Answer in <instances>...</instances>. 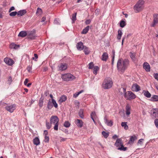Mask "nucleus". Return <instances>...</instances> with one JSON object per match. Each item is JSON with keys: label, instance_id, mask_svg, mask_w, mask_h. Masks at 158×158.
<instances>
[{"label": "nucleus", "instance_id": "19", "mask_svg": "<svg viewBox=\"0 0 158 158\" xmlns=\"http://www.w3.org/2000/svg\"><path fill=\"white\" fill-rule=\"evenodd\" d=\"M33 142L34 144L36 146L39 145L40 143V139L37 137H35L33 139Z\"/></svg>", "mask_w": 158, "mask_h": 158}, {"label": "nucleus", "instance_id": "12", "mask_svg": "<svg viewBox=\"0 0 158 158\" xmlns=\"http://www.w3.org/2000/svg\"><path fill=\"white\" fill-rule=\"evenodd\" d=\"M67 67V64L66 63H61L58 66V69L61 71L66 70Z\"/></svg>", "mask_w": 158, "mask_h": 158}, {"label": "nucleus", "instance_id": "48", "mask_svg": "<svg viewBox=\"0 0 158 158\" xmlns=\"http://www.w3.org/2000/svg\"><path fill=\"white\" fill-rule=\"evenodd\" d=\"M105 123L106 124L109 126L111 127L113 125V122L112 121L110 120V121H107V122Z\"/></svg>", "mask_w": 158, "mask_h": 158}, {"label": "nucleus", "instance_id": "56", "mask_svg": "<svg viewBox=\"0 0 158 158\" xmlns=\"http://www.w3.org/2000/svg\"><path fill=\"white\" fill-rule=\"evenodd\" d=\"M78 92H77L73 95V97L75 98H76L77 96H78V95L79 94H78Z\"/></svg>", "mask_w": 158, "mask_h": 158}, {"label": "nucleus", "instance_id": "3", "mask_svg": "<svg viewBox=\"0 0 158 158\" xmlns=\"http://www.w3.org/2000/svg\"><path fill=\"white\" fill-rule=\"evenodd\" d=\"M144 2L143 0H139L134 7V10L136 13L141 11L144 7Z\"/></svg>", "mask_w": 158, "mask_h": 158}, {"label": "nucleus", "instance_id": "47", "mask_svg": "<svg viewBox=\"0 0 158 158\" xmlns=\"http://www.w3.org/2000/svg\"><path fill=\"white\" fill-rule=\"evenodd\" d=\"M89 67L88 68L89 69H92L94 66V63L93 62H90L88 64Z\"/></svg>", "mask_w": 158, "mask_h": 158}, {"label": "nucleus", "instance_id": "8", "mask_svg": "<svg viewBox=\"0 0 158 158\" xmlns=\"http://www.w3.org/2000/svg\"><path fill=\"white\" fill-rule=\"evenodd\" d=\"M16 107V105L14 104L10 105H7L5 107V108L8 111L12 113L15 110Z\"/></svg>", "mask_w": 158, "mask_h": 158}, {"label": "nucleus", "instance_id": "64", "mask_svg": "<svg viewBox=\"0 0 158 158\" xmlns=\"http://www.w3.org/2000/svg\"><path fill=\"white\" fill-rule=\"evenodd\" d=\"M28 82V79L26 78L25 79V81H24V85H27V83Z\"/></svg>", "mask_w": 158, "mask_h": 158}, {"label": "nucleus", "instance_id": "41", "mask_svg": "<svg viewBox=\"0 0 158 158\" xmlns=\"http://www.w3.org/2000/svg\"><path fill=\"white\" fill-rule=\"evenodd\" d=\"M102 134L105 138H107L109 136V133L106 132L105 131H102Z\"/></svg>", "mask_w": 158, "mask_h": 158}, {"label": "nucleus", "instance_id": "50", "mask_svg": "<svg viewBox=\"0 0 158 158\" xmlns=\"http://www.w3.org/2000/svg\"><path fill=\"white\" fill-rule=\"evenodd\" d=\"M49 138L48 136H45L44 137V141L45 143H48L49 141Z\"/></svg>", "mask_w": 158, "mask_h": 158}, {"label": "nucleus", "instance_id": "15", "mask_svg": "<svg viewBox=\"0 0 158 158\" xmlns=\"http://www.w3.org/2000/svg\"><path fill=\"white\" fill-rule=\"evenodd\" d=\"M132 90L133 91L138 92L140 89V86L137 84H133L131 87Z\"/></svg>", "mask_w": 158, "mask_h": 158}, {"label": "nucleus", "instance_id": "59", "mask_svg": "<svg viewBox=\"0 0 158 158\" xmlns=\"http://www.w3.org/2000/svg\"><path fill=\"white\" fill-rule=\"evenodd\" d=\"M91 22V21L90 19H88L86 20L85 23L86 24H89Z\"/></svg>", "mask_w": 158, "mask_h": 158}, {"label": "nucleus", "instance_id": "55", "mask_svg": "<svg viewBox=\"0 0 158 158\" xmlns=\"http://www.w3.org/2000/svg\"><path fill=\"white\" fill-rule=\"evenodd\" d=\"M156 127L158 128V119H156L154 121Z\"/></svg>", "mask_w": 158, "mask_h": 158}, {"label": "nucleus", "instance_id": "26", "mask_svg": "<svg viewBox=\"0 0 158 158\" xmlns=\"http://www.w3.org/2000/svg\"><path fill=\"white\" fill-rule=\"evenodd\" d=\"M83 49L85 55H87L89 53L90 51L89 50V48L85 46L84 47H83Z\"/></svg>", "mask_w": 158, "mask_h": 158}, {"label": "nucleus", "instance_id": "17", "mask_svg": "<svg viewBox=\"0 0 158 158\" xmlns=\"http://www.w3.org/2000/svg\"><path fill=\"white\" fill-rule=\"evenodd\" d=\"M123 144L122 141L120 138L118 139L114 144V145L116 147H119Z\"/></svg>", "mask_w": 158, "mask_h": 158}, {"label": "nucleus", "instance_id": "36", "mask_svg": "<svg viewBox=\"0 0 158 158\" xmlns=\"http://www.w3.org/2000/svg\"><path fill=\"white\" fill-rule=\"evenodd\" d=\"M127 123L126 122H122L121 123V126L124 127L125 130H127L128 129V126L127 124Z\"/></svg>", "mask_w": 158, "mask_h": 158}, {"label": "nucleus", "instance_id": "63", "mask_svg": "<svg viewBox=\"0 0 158 158\" xmlns=\"http://www.w3.org/2000/svg\"><path fill=\"white\" fill-rule=\"evenodd\" d=\"M79 103H79V102L78 101H77V100H76L75 101V104L76 105H77V106H79Z\"/></svg>", "mask_w": 158, "mask_h": 158}, {"label": "nucleus", "instance_id": "31", "mask_svg": "<svg viewBox=\"0 0 158 158\" xmlns=\"http://www.w3.org/2000/svg\"><path fill=\"white\" fill-rule=\"evenodd\" d=\"M143 93L144 95L146 97H147L148 98H149L151 97V94L148 91H145L143 90Z\"/></svg>", "mask_w": 158, "mask_h": 158}, {"label": "nucleus", "instance_id": "11", "mask_svg": "<svg viewBox=\"0 0 158 158\" xmlns=\"http://www.w3.org/2000/svg\"><path fill=\"white\" fill-rule=\"evenodd\" d=\"M4 61L6 64L10 66L12 65L14 63V61L12 59L8 57L5 58Z\"/></svg>", "mask_w": 158, "mask_h": 158}, {"label": "nucleus", "instance_id": "9", "mask_svg": "<svg viewBox=\"0 0 158 158\" xmlns=\"http://www.w3.org/2000/svg\"><path fill=\"white\" fill-rule=\"evenodd\" d=\"M50 121L51 124H54L58 123L59 119L57 116L52 115L50 118Z\"/></svg>", "mask_w": 158, "mask_h": 158}, {"label": "nucleus", "instance_id": "37", "mask_svg": "<svg viewBox=\"0 0 158 158\" xmlns=\"http://www.w3.org/2000/svg\"><path fill=\"white\" fill-rule=\"evenodd\" d=\"M127 149V147H124L123 144L121 146L118 148L117 149L120 151H126Z\"/></svg>", "mask_w": 158, "mask_h": 158}, {"label": "nucleus", "instance_id": "16", "mask_svg": "<svg viewBox=\"0 0 158 158\" xmlns=\"http://www.w3.org/2000/svg\"><path fill=\"white\" fill-rule=\"evenodd\" d=\"M83 43L81 42H80L77 43L76 45V48L79 51H81L83 50V47H84Z\"/></svg>", "mask_w": 158, "mask_h": 158}, {"label": "nucleus", "instance_id": "42", "mask_svg": "<svg viewBox=\"0 0 158 158\" xmlns=\"http://www.w3.org/2000/svg\"><path fill=\"white\" fill-rule=\"evenodd\" d=\"M96 116V114L95 112H93L90 114L91 118L94 122L95 121L94 118Z\"/></svg>", "mask_w": 158, "mask_h": 158}, {"label": "nucleus", "instance_id": "45", "mask_svg": "<svg viewBox=\"0 0 158 158\" xmlns=\"http://www.w3.org/2000/svg\"><path fill=\"white\" fill-rule=\"evenodd\" d=\"M76 15L77 13H75L74 14H73L72 16V20L73 22L72 23H74V21L76 20Z\"/></svg>", "mask_w": 158, "mask_h": 158}, {"label": "nucleus", "instance_id": "38", "mask_svg": "<svg viewBox=\"0 0 158 158\" xmlns=\"http://www.w3.org/2000/svg\"><path fill=\"white\" fill-rule=\"evenodd\" d=\"M63 125L65 127L68 128L70 127L71 124L68 121H65Z\"/></svg>", "mask_w": 158, "mask_h": 158}, {"label": "nucleus", "instance_id": "25", "mask_svg": "<svg viewBox=\"0 0 158 158\" xmlns=\"http://www.w3.org/2000/svg\"><path fill=\"white\" fill-rule=\"evenodd\" d=\"M150 100L152 102H157L158 101V96L155 95H152Z\"/></svg>", "mask_w": 158, "mask_h": 158}, {"label": "nucleus", "instance_id": "61", "mask_svg": "<svg viewBox=\"0 0 158 158\" xmlns=\"http://www.w3.org/2000/svg\"><path fill=\"white\" fill-rule=\"evenodd\" d=\"M99 9H97L96 10H95V14L97 15H98V14H99Z\"/></svg>", "mask_w": 158, "mask_h": 158}, {"label": "nucleus", "instance_id": "6", "mask_svg": "<svg viewBox=\"0 0 158 158\" xmlns=\"http://www.w3.org/2000/svg\"><path fill=\"white\" fill-rule=\"evenodd\" d=\"M36 31L35 30L33 29L31 31L27 32V38L30 40L35 39L37 36L35 35Z\"/></svg>", "mask_w": 158, "mask_h": 158}, {"label": "nucleus", "instance_id": "53", "mask_svg": "<svg viewBox=\"0 0 158 158\" xmlns=\"http://www.w3.org/2000/svg\"><path fill=\"white\" fill-rule=\"evenodd\" d=\"M144 140V139H139L138 142L137 144L139 145V144H140L141 145H142Z\"/></svg>", "mask_w": 158, "mask_h": 158}, {"label": "nucleus", "instance_id": "13", "mask_svg": "<svg viewBox=\"0 0 158 158\" xmlns=\"http://www.w3.org/2000/svg\"><path fill=\"white\" fill-rule=\"evenodd\" d=\"M143 68L147 72L150 71V66L149 64L147 62H145L143 64Z\"/></svg>", "mask_w": 158, "mask_h": 158}, {"label": "nucleus", "instance_id": "18", "mask_svg": "<svg viewBox=\"0 0 158 158\" xmlns=\"http://www.w3.org/2000/svg\"><path fill=\"white\" fill-rule=\"evenodd\" d=\"M27 32L25 31H21L18 35V36L19 37H24L26 36H27Z\"/></svg>", "mask_w": 158, "mask_h": 158}, {"label": "nucleus", "instance_id": "2", "mask_svg": "<svg viewBox=\"0 0 158 158\" xmlns=\"http://www.w3.org/2000/svg\"><path fill=\"white\" fill-rule=\"evenodd\" d=\"M113 84L112 79L109 77H106L103 82L102 87L105 89H108L112 87Z\"/></svg>", "mask_w": 158, "mask_h": 158}, {"label": "nucleus", "instance_id": "35", "mask_svg": "<svg viewBox=\"0 0 158 158\" xmlns=\"http://www.w3.org/2000/svg\"><path fill=\"white\" fill-rule=\"evenodd\" d=\"M78 115L81 118H84V115L83 114V110L82 109H81L79 110L78 112Z\"/></svg>", "mask_w": 158, "mask_h": 158}, {"label": "nucleus", "instance_id": "57", "mask_svg": "<svg viewBox=\"0 0 158 158\" xmlns=\"http://www.w3.org/2000/svg\"><path fill=\"white\" fill-rule=\"evenodd\" d=\"M60 142L65 141L67 139V138H63L62 137H60Z\"/></svg>", "mask_w": 158, "mask_h": 158}, {"label": "nucleus", "instance_id": "5", "mask_svg": "<svg viewBox=\"0 0 158 158\" xmlns=\"http://www.w3.org/2000/svg\"><path fill=\"white\" fill-rule=\"evenodd\" d=\"M62 79L64 81H72L74 80L75 77L70 73H65L61 76Z\"/></svg>", "mask_w": 158, "mask_h": 158}, {"label": "nucleus", "instance_id": "4", "mask_svg": "<svg viewBox=\"0 0 158 158\" xmlns=\"http://www.w3.org/2000/svg\"><path fill=\"white\" fill-rule=\"evenodd\" d=\"M123 89L124 97L127 100H130L135 98L136 95L132 92L128 91L127 93L126 92V88H123Z\"/></svg>", "mask_w": 158, "mask_h": 158}, {"label": "nucleus", "instance_id": "21", "mask_svg": "<svg viewBox=\"0 0 158 158\" xmlns=\"http://www.w3.org/2000/svg\"><path fill=\"white\" fill-rule=\"evenodd\" d=\"M27 13L25 10H21L17 12V15L18 16H22Z\"/></svg>", "mask_w": 158, "mask_h": 158}, {"label": "nucleus", "instance_id": "14", "mask_svg": "<svg viewBox=\"0 0 158 158\" xmlns=\"http://www.w3.org/2000/svg\"><path fill=\"white\" fill-rule=\"evenodd\" d=\"M75 123L77 126L79 127H83L84 123L80 119H77L75 121Z\"/></svg>", "mask_w": 158, "mask_h": 158}, {"label": "nucleus", "instance_id": "32", "mask_svg": "<svg viewBox=\"0 0 158 158\" xmlns=\"http://www.w3.org/2000/svg\"><path fill=\"white\" fill-rule=\"evenodd\" d=\"M126 25L125 20H121L120 22V26L121 27H124Z\"/></svg>", "mask_w": 158, "mask_h": 158}, {"label": "nucleus", "instance_id": "20", "mask_svg": "<svg viewBox=\"0 0 158 158\" xmlns=\"http://www.w3.org/2000/svg\"><path fill=\"white\" fill-rule=\"evenodd\" d=\"M108 57V54L106 52H104L102 55V60L103 61H106Z\"/></svg>", "mask_w": 158, "mask_h": 158}, {"label": "nucleus", "instance_id": "60", "mask_svg": "<svg viewBox=\"0 0 158 158\" xmlns=\"http://www.w3.org/2000/svg\"><path fill=\"white\" fill-rule=\"evenodd\" d=\"M15 10V8L14 7V6H11L10 8V9H9V12H10L12 10Z\"/></svg>", "mask_w": 158, "mask_h": 158}, {"label": "nucleus", "instance_id": "28", "mask_svg": "<svg viewBox=\"0 0 158 158\" xmlns=\"http://www.w3.org/2000/svg\"><path fill=\"white\" fill-rule=\"evenodd\" d=\"M67 100V97L65 95H62L60 97L59 100V102L61 103V102H65Z\"/></svg>", "mask_w": 158, "mask_h": 158}, {"label": "nucleus", "instance_id": "22", "mask_svg": "<svg viewBox=\"0 0 158 158\" xmlns=\"http://www.w3.org/2000/svg\"><path fill=\"white\" fill-rule=\"evenodd\" d=\"M126 114L127 115H129L131 114V108L130 106L127 104L126 106Z\"/></svg>", "mask_w": 158, "mask_h": 158}, {"label": "nucleus", "instance_id": "54", "mask_svg": "<svg viewBox=\"0 0 158 158\" xmlns=\"http://www.w3.org/2000/svg\"><path fill=\"white\" fill-rule=\"evenodd\" d=\"M54 129L55 131H57L58 130V127L59 125L58 123L54 124Z\"/></svg>", "mask_w": 158, "mask_h": 158}, {"label": "nucleus", "instance_id": "62", "mask_svg": "<svg viewBox=\"0 0 158 158\" xmlns=\"http://www.w3.org/2000/svg\"><path fill=\"white\" fill-rule=\"evenodd\" d=\"M27 69L28 72H31V68L30 66H28L27 67Z\"/></svg>", "mask_w": 158, "mask_h": 158}, {"label": "nucleus", "instance_id": "52", "mask_svg": "<svg viewBox=\"0 0 158 158\" xmlns=\"http://www.w3.org/2000/svg\"><path fill=\"white\" fill-rule=\"evenodd\" d=\"M59 21V20L58 19H56L54 21V23L55 24L59 25L60 23Z\"/></svg>", "mask_w": 158, "mask_h": 158}, {"label": "nucleus", "instance_id": "51", "mask_svg": "<svg viewBox=\"0 0 158 158\" xmlns=\"http://www.w3.org/2000/svg\"><path fill=\"white\" fill-rule=\"evenodd\" d=\"M7 105V104L6 103L2 102V101L0 102V106H1L5 107Z\"/></svg>", "mask_w": 158, "mask_h": 158}, {"label": "nucleus", "instance_id": "33", "mask_svg": "<svg viewBox=\"0 0 158 158\" xmlns=\"http://www.w3.org/2000/svg\"><path fill=\"white\" fill-rule=\"evenodd\" d=\"M99 68L98 66H94L93 68V73L96 75L97 73V71L99 70Z\"/></svg>", "mask_w": 158, "mask_h": 158}, {"label": "nucleus", "instance_id": "43", "mask_svg": "<svg viewBox=\"0 0 158 158\" xmlns=\"http://www.w3.org/2000/svg\"><path fill=\"white\" fill-rule=\"evenodd\" d=\"M51 124L50 123L48 122H46V126L47 127V128L48 129H49L51 128L52 127Z\"/></svg>", "mask_w": 158, "mask_h": 158}, {"label": "nucleus", "instance_id": "24", "mask_svg": "<svg viewBox=\"0 0 158 158\" xmlns=\"http://www.w3.org/2000/svg\"><path fill=\"white\" fill-rule=\"evenodd\" d=\"M122 35L123 32L122 30L119 29L118 31V35H117V39L118 40L121 39Z\"/></svg>", "mask_w": 158, "mask_h": 158}, {"label": "nucleus", "instance_id": "10", "mask_svg": "<svg viewBox=\"0 0 158 158\" xmlns=\"http://www.w3.org/2000/svg\"><path fill=\"white\" fill-rule=\"evenodd\" d=\"M158 23V14H155L153 15V22L150 24L151 27H154Z\"/></svg>", "mask_w": 158, "mask_h": 158}, {"label": "nucleus", "instance_id": "30", "mask_svg": "<svg viewBox=\"0 0 158 158\" xmlns=\"http://www.w3.org/2000/svg\"><path fill=\"white\" fill-rule=\"evenodd\" d=\"M43 11L42 9L39 7L38 8L36 12V15L38 16H40L41 15Z\"/></svg>", "mask_w": 158, "mask_h": 158}, {"label": "nucleus", "instance_id": "40", "mask_svg": "<svg viewBox=\"0 0 158 158\" xmlns=\"http://www.w3.org/2000/svg\"><path fill=\"white\" fill-rule=\"evenodd\" d=\"M53 106L52 104V102L50 101H49L47 104V108L48 110H51L52 107H53Z\"/></svg>", "mask_w": 158, "mask_h": 158}, {"label": "nucleus", "instance_id": "23", "mask_svg": "<svg viewBox=\"0 0 158 158\" xmlns=\"http://www.w3.org/2000/svg\"><path fill=\"white\" fill-rule=\"evenodd\" d=\"M19 47V45H16L14 43H12L10 45V48L11 49H17Z\"/></svg>", "mask_w": 158, "mask_h": 158}, {"label": "nucleus", "instance_id": "27", "mask_svg": "<svg viewBox=\"0 0 158 158\" xmlns=\"http://www.w3.org/2000/svg\"><path fill=\"white\" fill-rule=\"evenodd\" d=\"M137 139L136 136L135 135L132 136L131 137L130 140L129 141L128 143H133L134 141Z\"/></svg>", "mask_w": 158, "mask_h": 158}, {"label": "nucleus", "instance_id": "34", "mask_svg": "<svg viewBox=\"0 0 158 158\" xmlns=\"http://www.w3.org/2000/svg\"><path fill=\"white\" fill-rule=\"evenodd\" d=\"M130 56L131 59L133 61H135L136 60V58L135 57V54L131 52L130 53Z\"/></svg>", "mask_w": 158, "mask_h": 158}, {"label": "nucleus", "instance_id": "7", "mask_svg": "<svg viewBox=\"0 0 158 158\" xmlns=\"http://www.w3.org/2000/svg\"><path fill=\"white\" fill-rule=\"evenodd\" d=\"M150 113L153 117L158 118V108H152L150 110Z\"/></svg>", "mask_w": 158, "mask_h": 158}, {"label": "nucleus", "instance_id": "49", "mask_svg": "<svg viewBox=\"0 0 158 158\" xmlns=\"http://www.w3.org/2000/svg\"><path fill=\"white\" fill-rule=\"evenodd\" d=\"M17 15V11L12 12L10 13L9 15L11 17L15 16L16 15Z\"/></svg>", "mask_w": 158, "mask_h": 158}, {"label": "nucleus", "instance_id": "1", "mask_svg": "<svg viewBox=\"0 0 158 158\" xmlns=\"http://www.w3.org/2000/svg\"><path fill=\"white\" fill-rule=\"evenodd\" d=\"M129 64V61L127 59L123 60L119 58L117 63V68L118 70L121 72H123L127 68Z\"/></svg>", "mask_w": 158, "mask_h": 158}, {"label": "nucleus", "instance_id": "58", "mask_svg": "<svg viewBox=\"0 0 158 158\" xmlns=\"http://www.w3.org/2000/svg\"><path fill=\"white\" fill-rule=\"evenodd\" d=\"M154 77L155 79L158 81V73H155L154 75Z\"/></svg>", "mask_w": 158, "mask_h": 158}, {"label": "nucleus", "instance_id": "44", "mask_svg": "<svg viewBox=\"0 0 158 158\" xmlns=\"http://www.w3.org/2000/svg\"><path fill=\"white\" fill-rule=\"evenodd\" d=\"M52 103L53 105L56 108H57L58 107V105L57 103L56 102V101L55 100L53 99H52Z\"/></svg>", "mask_w": 158, "mask_h": 158}, {"label": "nucleus", "instance_id": "46", "mask_svg": "<svg viewBox=\"0 0 158 158\" xmlns=\"http://www.w3.org/2000/svg\"><path fill=\"white\" fill-rule=\"evenodd\" d=\"M12 82V77L11 76H10L7 80V83L9 85H10Z\"/></svg>", "mask_w": 158, "mask_h": 158}, {"label": "nucleus", "instance_id": "39", "mask_svg": "<svg viewBox=\"0 0 158 158\" xmlns=\"http://www.w3.org/2000/svg\"><path fill=\"white\" fill-rule=\"evenodd\" d=\"M43 99L41 98L39 101V105L40 107H42L43 106Z\"/></svg>", "mask_w": 158, "mask_h": 158}, {"label": "nucleus", "instance_id": "29", "mask_svg": "<svg viewBox=\"0 0 158 158\" xmlns=\"http://www.w3.org/2000/svg\"><path fill=\"white\" fill-rule=\"evenodd\" d=\"M90 27L89 26H87L86 27L84 28L81 32L82 34H86L89 31Z\"/></svg>", "mask_w": 158, "mask_h": 158}]
</instances>
